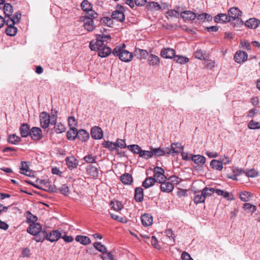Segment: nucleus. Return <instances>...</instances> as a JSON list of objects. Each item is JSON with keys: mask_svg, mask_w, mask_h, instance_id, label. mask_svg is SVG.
I'll return each instance as SVG.
<instances>
[{"mask_svg": "<svg viewBox=\"0 0 260 260\" xmlns=\"http://www.w3.org/2000/svg\"><path fill=\"white\" fill-rule=\"evenodd\" d=\"M126 46L124 44L116 46L112 51V54L117 56L122 61L128 62L131 61L133 58L132 52L125 49Z\"/></svg>", "mask_w": 260, "mask_h": 260, "instance_id": "nucleus-1", "label": "nucleus"}, {"mask_svg": "<svg viewBox=\"0 0 260 260\" xmlns=\"http://www.w3.org/2000/svg\"><path fill=\"white\" fill-rule=\"evenodd\" d=\"M125 8L121 5H117L116 10L114 11L111 15L113 19L116 20L118 21L122 22L125 20V15L124 12Z\"/></svg>", "mask_w": 260, "mask_h": 260, "instance_id": "nucleus-2", "label": "nucleus"}, {"mask_svg": "<svg viewBox=\"0 0 260 260\" xmlns=\"http://www.w3.org/2000/svg\"><path fill=\"white\" fill-rule=\"evenodd\" d=\"M165 171L160 167H156L154 169L153 179L156 182L162 183L166 181L167 177L164 175Z\"/></svg>", "mask_w": 260, "mask_h": 260, "instance_id": "nucleus-3", "label": "nucleus"}, {"mask_svg": "<svg viewBox=\"0 0 260 260\" xmlns=\"http://www.w3.org/2000/svg\"><path fill=\"white\" fill-rule=\"evenodd\" d=\"M80 21L84 22L83 26L88 31H93L96 27L93 19H92V18L84 17V16H82L80 17Z\"/></svg>", "mask_w": 260, "mask_h": 260, "instance_id": "nucleus-4", "label": "nucleus"}, {"mask_svg": "<svg viewBox=\"0 0 260 260\" xmlns=\"http://www.w3.org/2000/svg\"><path fill=\"white\" fill-rule=\"evenodd\" d=\"M150 150L152 151L153 156L154 155L156 157H159L167 154H170L172 153L171 150L169 147H165L161 148H153V147H150Z\"/></svg>", "mask_w": 260, "mask_h": 260, "instance_id": "nucleus-5", "label": "nucleus"}, {"mask_svg": "<svg viewBox=\"0 0 260 260\" xmlns=\"http://www.w3.org/2000/svg\"><path fill=\"white\" fill-rule=\"evenodd\" d=\"M47 240L51 242L57 241L61 237V234L58 230H53L52 231H47L46 235Z\"/></svg>", "mask_w": 260, "mask_h": 260, "instance_id": "nucleus-6", "label": "nucleus"}, {"mask_svg": "<svg viewBox=\"0 0 260 260\" xmlns=\"http://www.w3.org/2000/svg\"><path fill=\"white\" fill-rule=\"evenodd\" d=\"M14 21L12 20H8L6 21V25L8 26L5 30L6 34L10 36H14L17 32V27L14 26Z\"/></svg>", "mask_w": 260, "mask_h": 260, "instance_id": "nucleus-7", "label": "nucleus"}, {"mask_svg": "<svg viewBox=\"0 0 260 260\" xmlns=\"http://www.w3.org/2000/svg\"><path fill=\"white\" fill-rule=\"evenodd\" d=\"M40 120L41 126L43 128H46L50 124V116L46 112H43L40 113Z\"/></svg>", "mask_w": 260, "mask_h": 260, "instance_id": "nucleus-8", "label": "nucleus"}, {"mask_svg": "<svg viewBox=\"0 0 260 260\" xmlns=\"http://www.w3.org/2000/svg\"><path fill=\"white\" fill-rule=\"evenodd\" d=\"M180 17L185 22L194 20L197 17V14L191 11H184L180 14Z\"/></svg>", "mask_w": 260, "mask_h": 260, "instance_id": "nucleus-9", "label": "nucleus"}, {"mask_svg": "<svg viewBox=\"0 0 260 260\" xmlns=\"http://www.w3.org/2000/svg\"><path fill=\"white\" fill-rule=\"evenodd\" d=\"M42 226L39 223H32L29 224V227L27 229V232L32 235H37L41 231Z\"/></svg>", "mask_w": 260, "mask_h": 260, "instance_id": "nucleus-10", "label": "nucleus"}, {"mask_svg": "<svg viewBox=\"0 0 260 260\" xmlns=\"http://www.w3.org/2000/svg\"><path fill=\"white\" fill-rule=\"evenodd\" d=\"M174 49L170 48H164L160 51V55L165 58H172L175 55Z\"/></svg>", "mask_w": 260, "mask_h": 260, "instance_id": "nucleus-11", "label": "nucleus"}, {"mask_svg": "<svg viewBox=\"0 0 260 260\" xmlns=\"http://www.w3.org/2000/svg\"><path fill=\"white\" fill-rule=\"evenodd\" d=\"M91 136L95 140L101 139L103 136V131L99 126H94L91 129Z\"/></svg>", "mask_w": 260, "mask_h": 260, "instance_id": "nucleus-12", "label": "nucleus"}, {"mask_svg": "<svg viewBox=\"0 0 260 260\" xmlns=\"http://www.w3.org/2000/svg\"><path fill=\"white\" fill-rule=\"evenodd\" d=\"M66 164L69 169L73 170L78 166L79 161L74 156H69L66 158Z\"/></svg>", "mask_w": 260, "mask_h": 260, "instance_id": "nucleus-13", "label": "nucleus"}, {"mask_svg": "<svg viewBox=\"0 0 260 260\" xmlns=\"http://www.w3.org/2000/svg\"><path fill=\"white\" fill-rule=\"evenodd\" d=\"M247 53L241 50L238 51L234 55V59L238 63L244 62L247 59Z\"/></svg>", "mask_w": 260, "mask_h": 260, "instance_id": "nucleus-14", "label": "nucleus"}, {"mask_svg": "<svg viewBox=\"0 0 260 260\" xmlns=\"http://www.w3.org/2000/svg\"><path fill=\"white\" fill-rule=\"evenodd\" d=\"M29 136L34 140H39L42 137V131L39 127H33L30 129Z\"/></svg>", "mask_w": 260, "mask_h": 260, "instance_id": "nucleus-15", "label": "nucleus"}, {"mask_svg": "<svg viewBox=\"0 0 260 260\" xmlns=\"http://www.w3.org/2000/svg\"><path fill=\"white\" fill-rule=\"evenodd\" d=\"M214 20L215 22L218 23H224L231 20L229 14L227 15L224 13L218 14L214 17Z\"/></svg>", "mask_w": 260, "mask_h": 260, "instance_id": "nucleus-16", "label": "nucleus"}, {"mask_svg": "<svg viewBox=\"0 0 260 260\" xmlns=\"http://www.w3.org/2000/svg\"><path fill=\"white\" fill-rule=\"evenodd\" d=\"M242 14V12L236 7L231 8L228 11V14L230 16V19L232 18L234 20L239 19V17L241 16Z\"/></svg>", "mask_w": 260, "mask_h": 260, "instance_id": "nucleus-17", "label": "nucleus"}, {"mask_svg": "<svg viewBox=\"0 0 260 260\" xmlns=\"http://www.w3.org/2000/svg\"><path fill=\"white\" fill-rule=\"evenodd\" d=\"M259 24L260 20L255 18H250L246 20L245 23L246 26L251 29H255Z\"/></svg>", "mask_w": 260, "mask_h": 260, "instance_id": "nucleus-18", "label": "nucleus"}, {"mask_svg": "<svg viewBox=\"0 0 260 260\" xmlns=\"http://www.w3.org/2000/svg\"><path fill=\"white\" fill-rule=\"evenodd\" d=\"M190 159L198 166H202L206 162V158L201 155H192Z\"/></svg>", "mask_w": 260, "mask_h": 260, "instance_id": "nucleus-19", "label": "nucleus"}, {"mask_svg": "<svg viewBox=\"0 0 260 260\" xmlns=\"http://www.w3.org/2000/svg\"><path fill=\"white\" fill-rule=\"evenodd\" d=\"M160 188L161 191L166 192H171L174 189L173 184L169 182L166 181L160 183Z\"/></svg>", "mask_w": 260, "mask_h": 260, "instance_id": "nucleus-20", "label": "nucleus"}, {"mask_svg": "<svg viewBox=\"0 0 260 260\" xmlns=\"http://www.w3.org/2000/svg\"><path fill=\"white\" fill-rule=\"evenodd\" d=\"M89 134L84 129H80L77 131L76 134V138H78L81 141H86L89 139Z\"/></svg>", "mask_w": 260, "mask_h": 260, "instance_id": "nucleus-21", "label": "nucleus"}, {"mask_svg": "<svg viewBox=\"0 0 260 260\" xmlns=\"http://www.w3.org/2000/svg\"><path fill=\"white\" fill-rule=\"evenodd\" d=\"M87 172V173L93 178H96L99 176L98 169L91 165L88 166Z\"/></svg>", "mask_w": 260, "mask_h": 260, "instance_id": "nucleus-22", "label": "nucleus"}, {"mask_svg": "<svg viewBox=\"0 0 260 260\" xmlns=\"http://www.w3.org/2000/svg\"><path fill=\"white\" fill-rule=\"evenodd\" d=\"M141 221L143 225L148 226L152 223V217L149 214H145L141 216Z\"/></svg>", "mask_w": 260, "mask_h": 260, "instance_id": "nucleus-23", "label": "nucleus"}, {"mask_svg": "<svg viewBox=\"0 0 260 260\" xmlns=\"http://www.w3.org/2000/svg\"><path fill=\"white\" fill-rule=\"evenodd\" d=\"M20 132L22 137H26L29 136L30 129L29 125L27 123H23L20 127Z\"/></svg>", "mask_w": 260, "mask_h": 260, "instance_id": "nucleus-24", "label": "nucleus"}, {"mask_svg": "<svg viewBox=\"0 0 260 260\" xmlns=\"http://www.w3.org/2000/svg\"><path fill=\"white\" fill-rule=\"evenodd\" d=\"M143 189L141 187H136L135 190V199L137 202H141L143 200Z\"/></svg>", "mask_w": 260, "mask_h": 260, "instance_id": "nucleus-25", "label": "nucleus"}, {"mask_svg": "<svg viewBox=\"0 0 260 260\" xmlns=\"http://www.w3.org/2000/svg\"><path fill=\"white\" fill-rule=\"evenodd\" d=\"M4 11L5 18L9 19L13 12L12 6L9 3H5L4 6Z\"/></svg>", "mask_w": 260, "mask_h": 260, "instance_id": "nucleus-26", "label": "nucleus"}, {"mask_svg": "<svg viewBox=\"0 0 260 260\" xmlns=\"http://www.w3.org/2000/svg\"><path fill=\"white\" fill-rule=\"evenodd\" d=\"M112 53L110 48L104 46L103 47L99 49L98 51L99 55L101 57H106L111 53Z\"/></svg>", "mask_w": 260, "mask_h": 260, "instance_id": "nucleus-27", "label": "nucleus"}, {"mask_svg": "<svg viewBox=\"0 0 260 260\" xmlns=\"http://www.w3.org/2000/svg\"><path fill=\"white\" fill-rule=\"evenodd\" d=\"M120 180L124 184H131L133 182V177L129 173H124L120 177Z\"/></svg>", "mask_w": 260, "mask_h": 260, "instance_id": "nucleus-28", "label": "nucleus"}, {"mask_svg": "<svg viewBox=\"0 0 260 260\" xmlns=\"http://www.w3.org/2000/svg\"><path fill=\"white\" fill-rule=\"evenodd\" d=\"M170 149L171 150L172 153H178L182 152L183 150V146L179 143H172L171 145V148Z\"/></svg>", "mask_w": 260, "mask_h": 260, "instance_id": "nucleus-29", "label": "nucleus"}, {"mask_svg": "<svg viewBox=\"0 0 260 260\" xmlns=\"http://www.w3.org/2000/svg\"><path fill=\"white\" fill-rule=\"evenodd\" d=\"M75 240L84 245H86L91 243V240L89 238L85 236L78 235L76 237Z\"/></svg>", "mask_w": 260, "mask_h": 260, "instance_id": "nucleus-30", "label": "nucleus"}, {"mask_svg": "<svg viewBox=\"0 0 260 260\" xmlns=\"http://www.w3.org/2000/svg\"><path fill=\"white\" fill-rule=\"evenodd\" d=\"M179 7H176V9H171L169 10L166 12V17L168 18L169 17H174V18H179V16L180 15L179 14L178 10L179 9Z\"/></svg>", "mask_w": 260, "mask_h": 260, "instance_id": "nucleus-31", "label": "nucleus"}, {"mask_svg": "<svg viewBox=\"0 0 260 260\" xmlns=\"http://www.w3.org/2000/svg\"><path fill=\"white\" fill-rule=\"evenodd\" d=\"M46 235V230L40 231L37 235H35V237L34 238V240L37 242H43L45 239L47 240V237Z\"/></svg>", "mask_w": 260, "mask_h": 260, "instance_id": "nucleus-32", "label": "nucleus"}, {"mask_svg": "<svg viewBox=\"0 0 260 260\" xmlns=\"http://www.w3.org/2000/svg\"><path fill=\"white\" fill-rule=\"evenodd\" d=\"M148 61L150 66H158L160 62L159 58L153 54H150L149 56Z\"/></svg>", "mask_w": 260, "mask_h": 260, "instance_id": "nucleus-33", "label": "nucleus"}, {"mask_svg": "<svg viewBox=\"0 0 260 260\" xmlns=\"http://www.w3.org/2000/svg\"><path fill=\"white\" fill-rule=\"evenodd\" d=\"M156 182L152 177H149L145 179L142 183V186L145 188H148L152 186Z\"/></svg>", "mask_w": 260, "mask_h": 260, "instance_id": "nucleus-34", "label": "nucleus"}, {"mask_svg": "<svg viewBox=\"0 0 260 260\" xmlns=\"http://www.w3.org/2000/svg\"><path fill=\"white\" fill-rule=\"evenodd\" d=\"M211 167L216 170L220 171L223 168L222 162L218 160L213 159L210 162Z\"/></svg>", "mask_w": 260, "mask_h": 260, "instance_id": "nucleus-35", "label": "nucleus"}, {"mask_svg": "<svg viewBox=\"0 0 260 260\" xmlns=\"http://www.w3.org/2000/svg\"><path fill=\"white\" fill-rule=\"evenodd\" d=\"M127 148L134 154H139L140 156L142 149L138 145L133 144L127 146Z\"/></svg>", "mask_w": 260, "mask_h": 260, "instance_id": "nucleus-36", "label": "nucleus"}, {"mask_svg": "<svg viewBox=\"0 0 260 260\" xmlns=\"http://www.w3.org/2000/svg\"><path fill=\"white\" fill-rule=\"evenodd\" d=\"M147 8L148 10H159L161 9V7L157 2H149L147 5Z\"/></svg>", "mask_w": 260, "mask_h": 260, "instance_id": "nucleus-37", "label": "nucleus"}, {"mask_svg": "<svg viewBox=\"0 0 260 260\" xmlns=\"http://www.w3.org/2000/svg\"><path fill=\"white\" fill-rule=\"evenodd\" d=\"M77 133V129L70 128V130L67 132V137L69 140H75L76 138V134Z\"/></svg>", "mask_w": 260, "mask_h": 260, "instance_id": "nucleus-38", "label": "nucleus"}, {"mask_svg": "<svg viewBox=\"0 0 260 260\" xmlns=\"http://www.w3.org/2000/svg\"><path fill=\"white\" fill-rule=\"evenodd\" d=\"M94 247L99 251L102 253H107L108 251L107 248L105 245L102 244L101 242H96L93 244Z\"/></svg>", "mask_w": 260, "mask_h": 260, "instance_id": "nucleus-39", "label": "nucleus"}, {"mask_svg": "<svg viewBox=\"0 0 260 260\" xmlns=\"http://www.w3.org/2000/svg\"><path fill=\"white\" fill-rule=\"evenodd\" d=\"M20 173L28 176H30L31 172L28 170V167L24 161L21 162V167Z\"/></svg>", "mask_w": 260, "mask_h": 260, "instance_id": "nucleus-40", "label": "nucleus"}, {"mask_svg": "<svg viewBox=\"0 0 260 260\" xmlns=\"http://www.w3.org/2000/svg\"><path fill=\"white\" fill-rule=\"evenodd\" d=\"M25 214L27 218V222L29 224L35 223L38 219L37 217L32 214L29 211L26 212Z\"/></svg>", "mask_w": 260, "mask_h": 260, "instance_id": "nucleus-41", "label": "nucleus"}, {"mask_svg": "<svg viewBox=\"0 0 260 260\" xmlns=\"http://www.w3.org/2000/svg\"><path fill=\"white\" fill-rule=\"evenodd\" d=\"M111 205L112 208L117 211L121 210L123 208L121 202L118 201H111Z\"/></svg>", "mask_w": 260, "mask_h": 260, "instance_id": "nucleus-42", "label": "nucleus"}, {"mask_svg": "<svg viewBox=\"0 0 260 260\" xmlns=\"http://www.w3.org/2000/svg\"><path fill=\"white\" fill-rule=\"evenodd\" d=\"M81 7L85 12L91 10L92 9V5L87 0H84L81 4Z\"/></svg>", "mask_w": 260, "mask_h": 260, "instance_id": "nucleus-43", "label": "nucleus"}, {"mask_svg": "<svg viewBox=\"0 0 260 260\" xmlns=\"http://www.w3.org/2000/svg\"><path fill=\"white\" fill-rule=\"evenodd\" d=\"M239 197L242 201L247 202L250 200L251 197V194L249 192L245 191L240 194Z\"/></svg>", "mask_w": 260, "mask_h": 260, "instance_id": "nucleus-44", "label": "nucleus"}, {"mask_svg": "<svg viewBox=\"0 0 260 260\" xmlns=\"http://www.w3.org/2000/svg\"><path fill=\"white\" fill-rule=\"evenodd\" d=\"M20 140L21 138L15 134L10 135L8 138V141L12 144H16Z\"/></svg>", "mask_w": 260, "mask_h": 260, "instance_id": "nucleus-45", "label": "nucleus"}, {"mask_svg": "<svg viewBox=\"0 0 260 260\" xmlns=\"http://www.w3.org/2000/svg\"><path fill=\"white\" fill-rule=\"evenodd\" d=\"M199 193H200V191L199 192ZM200 194H196L194 197L193 201L196 204L201 203H203L205 200V196H203L202 191L200 192Z\"/></svg>", "mask_w": 260, "mask_h": 260, "instance_id": "nucleus-46", "label": "nucleus"}, {"mask_svg": "<svg viewBox=\"0 0 260 260\" xmlns=\"http://www.w3.org/2000/svg\"><path fill=\"white\" fill-rule=\"evenodd\" d=\"M153 156L152 151L143 150H142L141 154L139 157L144 158L145 159H148Z\"/></svg>", "mask_w": 260, "mask_h": 260, "instance_id": "nucleus-47", "label": "nucleus"}, {"mask_svg": "<svg viewBox=\"0 0 260 260\" xmlns=\"http://www.w3.org/2000/svg\"><path fill=\"white\" fill-rule=\"evenodd\" d=\"M175 61L180 64H184L189 61V59L186 57L180 55H175Z\"/></svg>", "mask_w": 260, "mask_h": 260, "instance_id": "nucleus-48", "label": "nucleus"}, {"mask_svg": "<svg viewBox=\"0 0 260 260\" xmlns=\"http://www.w3.org/2000/svg\"><path fill=\"white\" fill-rule=\"evenodd\" d=\"M102 145L104 147L109 149L110 151H113L116 149V146L114 142L104 141Z\"/></svg>", "mask_w": 260, "mask_h": 260, "instance_id": "nucleus-49", "label": "nucleus"}, {"mask_svg": "<svg viewBox=\"0 0 260 260\" xmlns=\"http://www.w3.org/2000/svg\"><path fill=\"white\" fill-rule=\"evenodd\" d=\"M214 190L215 189L213 188L205 187L202 190V192L206 199V198L211 196L214 193Z\"/></svg>", "mask_w": 260, "mask_h": 260, "instance_id": "nucleus-50", "label": "nucleus"}, {"mask_svg": "<svg viewBox=\"0 0 260 260\" xmlns=\"http://www.w3.org/2000/svg\"><path fill=\"white\" fill-rule=\"evenodd\" d=\"M248 127L250 129H259L260 122H256L252 120L248 123Z\"/></svg>", "mask_w": 260, "mask_h": 260, "instance_id": "nucleus-51", "label": "nucleus"}, {"mask_svg": "<svg viewBox=\"0 0 260 260\" xmlns=\"http://www.w3.org/2000/svg\"><path fill=\"white\" fill-rule=\"evenodd\" d=\"M68 123L70 128L74 129H77L76 126H77V121L75 118L73 116H70L68 118Z\"/></svg>", "mask_w": 260, "mask_h": 260, "instance_id": "nucleus-52", "label": "nucleus"}, {"mask_svg": "<svg viewBox=\"0 0 260 260\" xmlns=\"http://www.w3.org/2000/svg\"><path fill=\"white\" fill-rule=\"evenodd\" d=\"M21 19V13L19 12H17L15 14L12 16L10 17L8 20H12V21H14V24L18 23Z\"/></svg>", "mask_w": 260, "mask_h": 260, "instance_id": "nucleus-53", "label": "nucleus"}, {"mask_svg": "<svg viewBox=\"0 0 260 260\" xmlns=\"http://www.w3.org/2000/svg\"><path fill=\"white\" fill-rule=\"evenodd\" d=\"M112 19V18H111L107 17H103L101 18V22L102 23H104L105 25H107L108 26L111 27L113 24V21Z\"/></svg>", "mask_w": 260, "mask_h": 260, "instance_id": "nucleus-54", "label": "nucleus"}, {"mask_svg": "<svg viewBox=\"0 0 260 260\" xmlns=\"http://www.w3.org/2000/svg\"><path fill=\"white\" fill-rule=\"evenodd\" d=\"M54 128L55 132L58 134L62 133L66 130L65 126L61 123H59L55 125Z\"/></svg>", "mask_w": 260, "mask_h": 260, "instance_id": "nucleus-55", "label": "nucleus"}, {"mask_svg": "<svg viewBox=\"0 0 260 260\" xmlns=\"http://www.w3.org/2000/svg\"><path fill=\"white\" fill-rule=\"evenodd\" d=\"M115 145L116 146V148L117 147H119L120 148H125L126 147V145L125 142V141L122 139H118L115 143Z\"/></svg>", "mask_w": 260, "mask_h": 260, "instance_id": "nucleus-56", "label": "nucleus"}, {"mask_svg": "<svg viewBox=\"0 0 260 260\" xmlns=\"http://www.w3.org/2000/svg\"><path fill=\"white\" fill-rule=\"evenodd\" d=\"M243 208L245 209L251 211L252 213H253L256 210V207L255 206L253 205L250 203H245L244 204Z\"/></svg>", "mask_w": 260, "mask_h": 260, "instance_id": "nucleus-57", "label": "nucleus"}, {"mask_svg": "<svg viewBox=\"0 0 260 260\" xmlns=\"http://www.w3.org/2000/svg\"><path fill=\"white\" fill-rule=\"evenodd\" d=\"M136 52L137 53H138V52L140 53V59H145L147 55H148V52L146 50H143V49H136Z\"/></svg>", "mask_w": 260, "mask_h": 260, "instance_id": "nucleus-58", "label": "nucleus"}, {"mask_svg": "<svg viewBox=\"0 0 260 260\" xmlns=\"http://www.w3.org/2000/svg\"><path fill=\"white\" fill-rule=\"evenodd\" d=\"M86 12L87 14L86 16H84V17H90L92 18V19H93L96 18L98 17V13L92 10V9H91V10L87 11Z\"/></svg>", "mask_w": 260, "mask_h": 260, "instance_id": "nucleus-59", "label": "nucleus"}, {"mask_svg": "<svg viewBox=\"0 0 260 260\" xmlns=\"http://www.w3.org/2000/svg\"><path fill=\"white\" fill-rule=\"evenodd\" d=\"M246 175L250 177H255L258 175V172L254 169H251L245 172Z\"/></svg>", "mask_w": 260, "mask_h": 260, "instance_id": "nucleus-60", "label": "nucleus"}, {"mask_svg": "<svg viewBox=\"0 0 260 260\" xmlns=\"http://www.w3.org/2000/svg\"><path fill=\"white\" fill-rule=\"evenodd\" d=\"M59 189L60 192L65 196L67 195L69 192V188L67 184H63Z\"/></svg>", "mask_w": 260, "mask_h": 260, "instance_id": "nucleus-61", "label": "nucleus"}, {"mask_svg": "<svg viewBox=\"0 0 260 260\" xmlns=\"http://www.w3.org/2000/svg\"><path fill=\"white\" fill-rule=\"evenodd\" d=\"M194 56L196 58L202 60L204 59L205 54L202 50H199L195 52Z\"/></svg>", "mask_w": 260, "mask_h": 260, "instance_id": "nucleus-62", "label": "nucleus"}, {"mask_svg": "<svg viewBox=\"0 0 260 260\" xmlns=\"http://www.w3.org/2000/svg\"><path fill=\"white\" fill-rule=\"evenodd\" d=\"M95 156L88 154L84 157V159L87 163H93L95 162Z\"/></svg>", "mask_w": 260, "mask_h": 260, "instance_id": "nucleus-63", "label": "nucleus"}, {"mask_svg": "<svg viewBox=\"0 0 260 260\" xmlns=\"http://www.w3.org/2000/svg\"><path fill=\"white\" fill-rule=\"evenodd\" d=\"M151 243L152 245L156 249H159L161 247L158 243V241L155 236H152Z\"/></svg>", "mask_w": 260, "mask_h": 260, "instance_id": "nucleus-64", "label": "nucleus"}]
</instances>
